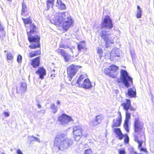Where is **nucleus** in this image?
Returning <instances> with one entry per match:
<instances>
[{
	"label": "nucleus",
	"mask_w": 154,
	"mask_h": 154,
	"mask_svg": "<svg viewBox=\"0 0 154 154\" xmlns=\"http://www.w3.org/2000/svg\"><path fill=\"white\" fill-rule=\"evenodd\" d=\"M112 19L109 16L105 17L104 20L101 23V29L100 35L103 40L105 42V47L106 48L109 47L110 44H114V37H109L107 31L104 30L105 29H111L113 27V24Z\"/></svg>",
	"instance_id": "nucleus-1"
},
{
	"label": "nucleus",
	"mask_w": 154,
	"mask_h": 154,
	"mask_svg": "<svg viewBox=\"0 0 154 154\" xmlns=\"http://www.w3.org/2000/svg\"><path fill=\"white\" fill-rule=\"evenodd\" d=\"M72 144V139L67 137L66 135L62 133L57 134L54 141V149L57 152L59 150H63L70 147Z\"/></svg>",
	"instance_id": "nucleus-2"
},
{
	"label": "nucleus",
	"mask_w": 154,
	"mask_h": 154,
	"mask_svg": "<svg viewBox=\"0 0 154 154\" xmlns=\"http://www.w3.org/2000/svg\"><path fill=\"white\" fill-rule=\"evenodd\" d=\"M65 13V12L57 13L55 16L54 22L55 25L62 26L66 31L73 24L74 21L70 16H66Z\"/></svg>",
	"instance_id": "nucleus-3"
},
{
	"label": "nucleus",
	"mask_w": 154,
	"mask_h": 154,
	"mask_svg": "<svg viewBox=\"0 0 154 154\" xmlns=\"http://www.w3.org/2000/svg\"><path fill=\"white\" fill-rule=\"evenodd\" d=\"M29 27L30 30L29 32L27 31L28 39L30 42L32 43L29 46V47L32 49L39 48L40 46L39 43L40 37L35 35V33L37 32V28L32 24H31Z\"/></svg>",
	"instance_id": "nucleus-4"
},
{
	"label": "nucleus",
	"mask_w": 154,
	"mask_h": 154,
	"mask_svg": "<svg viewBox=\"0 0 154 154\" xmlns=\"http://www.w3.org/2000/svg\"><path fill=\"white\" fill-rule=\"evenodd\" d=\"M120 80L126 87L128 88L133 83V79L129 75L126 70L122 69L120 71Z\"/></svg>",
	"instance_id": "nucleus-5"
},
{
	"label": "nucleus",
	"mask_w": 154,
	"mask_h": 154,
	"mask_svg": "<svg viewBox=\"0 0 154 154\" xmlns=\"http://www.w3.org/2000/svg\"><path fill=\"white\" fill-rule=\"evenodd\" d=\"M143 128V125L140 122L138 118H135L134 124V132L133 134L134 140L138 139L139 135L143 134L142 130Z\"/></svg>",
	"instance_id": "nucleus-6"
},
{
	"label": "nucleus",
	"mask_w": 154,
	"mask_h": 154,
	"mask_svg": "<svg viewBox=\"0 0 154 154\" xmlns=\"http://www.w3.org/2000/svg\"><path fill=\"white\" fill-rule=\"evenodd\" d=\"M83 127L81 124L76 125L73 127V134L74 137L76 141L79 140L82 136Z\"/></svg>",
	"instance_id": "nucleus-7"
},
{
	"label": "nucleus",
	"mask_w": 154,
	"mask_h": 154,
	"mask_svg": "<svg viewBox=\"0 0 154 154\" xmlns=\"http://www.w3.org/2000/svg\"><path fill=\"white\" fill-rule=\"evenodd\" d=\"M58 121L60 124L65 126L71 121H73V120L70 116L63 114L58 117Z\"/></svg>",
	"instance_id": "nucleus-8"
},
{
	"label": "nucleus",
	"mask_w": 154,
	"mask_h": 154,
	"mask_svg": "<svg viewBox=\"0 0 154 154\" xmlns=\"http://www.w3.org/2000/svg\"><path fill=\"white\" fill-rule=\"evenodd\" d=\"M81 66H75L72 64L67 68V73L69 78L71 79L78 72L79 69L81 68Z\"/></svg>",
	"instance_id": "nucleus-9"
},
{
	"label": "nucleus",
	"mask_w": 154,
	"mask_h": 154,
	"mask_svg": "<svg viewBox=\"0 0 154 154\" xmlns=\"http://www.w3.org/2000/svg\"><path fill=\"white\" fill-rule=\"evenodd\" d=\"M79 87L85 89H90L92 87L91 82L88 78L85 79L83 82L78 85Z\"/></svg>",
	"instance_id": "nucleus-10"
},
{
	"label": "nucleus",
	"mask_w": 154,
	"mask_h": 154,
	"mask_svg": "<svg viewBox=\"0 0 154 154\" xmlns=\"http://www.w3.org/2000/svg\"><path fill=\"white\" fill-rule=\"evenodd\" d=\"M27 85L24 82L21 83L19 86L17 87V92L18 93H23L26 90Z\"/></svg>",
	"instance_id": "nucleus-11"
},
{
	"label": "nucleus",
	"mask_w": 154,
	"mask_h": 154,
	"mask_svg": "<svg viewBox=\"0 0 154 154\" xmlns=\"http://www.w3.org/2000/svg\"><path fill=\"white\" fill-rule=\"evenodd\" d=\"M131 118V114L128 111L126 112L125 119L124 124V127L125 129L127 132H129L128 128V122L129 120Z\"/></svg>",
	"instance_id": "nucleus-12"
},
{
	"label": "nucleus",
	"mask_w": 154,
	"mask_h": 154,
	"mask_svg": "<svg viewBox=\"0 0 154 154\" xmlns=\"http://www.w3.org/2000/svg\"><path fill=\"white\" fill-rule=\"evenodd\" d=\"M134 140L136 142H137L138 144V149L141 152H143L145 153L146 154H147L148 152L146 149L142 147V145L143 143V141L139 140V139H136V140Z\"/></svg>",
	"instance_id": "nucleus-13"
},
{
	"label": "nucleus",
	"mask_w": 154,
	"mask_h": 154,
	"mask_svg": "<svg viewBox=\"0 0 154 154\" xmlns=\"http://www.w3.org/2000/svg\"><path fill=\"white\" fill-rule=\"evenodd\" d=\"M29 14V11L28 10L26 4L24 0H23L22 4V9L21 11V14L24 16H26Z\"/></svg>",
	"instance_id": "nucleus-14"
},
{
	"label": "nucleus",
	"mask_w": 154,
	"mask_h": 154,
	"mask_svg": "<svg viewBox=\"0 0 154 154\" xmlns=\"http://www.w3.org/2000/svg\"><path fill=\"white\" fill-rule=\"evenodd\" d=\"M36 73L38 75L39 78L42 79L46 74V70L43 68L40 67L36 71Z\"/></svg>",
	"instance_id": "nucleus-15"
},
{
	"label": "nucleus",
	"mask_w": 154,
	"mask_h": 154,
	"mask_svg": "<svg viewBox=\"0 0 154 154\" xmlns=\"http://www.w3.org/2000/svg\"><path fill=\"white\" fill-rule=\"evenodd\" d=\"M130 97H135L136 96V90L134 88H129L127 94Z\"/></svg>",
	"instance_id": "nucleus-16"
},
{
	"label": "nucleus",
	"mask_w": 154,
	"mask_h": 154,
	"mask_svg": "<svg viewBox=\"0 0 154 154\" xmlns=\"http://www.w3.org/2000/svg\"><path fill=\"white\" fill-rule=\"evenodd\" d=\"M126 101L121 104V106L123 107V109L128 111L131 106V102L130 100L126 99Z\"/></svg>",
	"instance_id": "nucleus-17"
},
{
	"label": "nucleus",
	"mask_w": 154,
	"mask_h": 154,
	"mask_svg": "<svg viewBox=\"0 0 154 154\" xmlns=\"http://www.w3.org/2000/svg\"><path fill=\"white\" fill-rule=\"evenodd\" d=\"M103 117L101 115H98L96 116V119L92 122V125L94 126H96L101 123Z\"/></svg>",
	"instance_id": "nucleus-18"
},
{
	"label": "nucleus",
	"mask_w": 154,
	"mask_h": 154,
	"mask_svg": "<svg viewBox=\"0 0 154 154\" xmlns=\"http://www.w3.org/2000/svg\"><path fill=\"white\" fill-rule=\"evenodd\" d=\"M120 54L119 49L117 48H113L110 54L111 57H119Z\"/></svg>",
	"instance_id": "nucleus-19"
},
{
	"label": "nucleus",
	"mask_w": 154,
	"mask_h": 154,
	"mask_svg": "<svg viewBox=\"0 0 154 154\" xmlns=\"http://www.w3.org/2000/svg\"><path fill=\"white\" fill-rule=\"evenodd\" d=\"M56 6L61 10H64L66 8L65 5L62 2L61 0H57Z\"/></svg>",
	"instance_id": "nucleus-20"
},
{
	"label": "nucleus",
	"mask_w": 154,
	"mask_h": 154,
	"mask_svg": "<svg viewBox=\"0 0 154 154\" xmlns=\"http://www.w3.org/2000/svg\"><path fill=\"white\" fill-rule=\"evenodd\" d=\"M5 33V27L0 21V38L1 40L3 39Z\"/></svg>",
	"instance_id": "nucleus-21"
},
{
	"label": "nucleus",
	"mask_w": 154,
	"mask_h": 154,
	"mask_svg": "<svg viewBox=\"0 0 154 154\" xmlns=\"http://www.w3.org/2000/svg\"><path fill=\"white\" fill-rule=\"evenodd\" d=\"M120 117L117 118L115 119L113 121V127H118L120 126L121 124V114H120Z\"/></svg>",
	"instance_id": "nucleus-22"
},
{
	"label": "nucleus",
	"mask_w": 154,
	"mask_h": 154,
	"mask_svg": "<svg viewBox=\"0 0 154 154\" xmlns=\"http://www.w3.org/2000/svg\"><path fill=\"white\" fill-rule=\"evenodd\" d=\"M115 133L117 135L120 140H122L124 137V135L122 133L119 128H115L114 130Z\"/></svg>",
	"instance_id": "nucleus-23"
},
{
	"label": "nucleus",
	"mask_w": 154,
	"mask_h": 154,
	"mask_svg": "<svg viewBox=\"0 0 154 154\" xmlns=\"http://www.w3.org/2000/svg\"><path fill=\"white\" fill-rule=\"evenodd\" d=\"M40 63V58L38 57L32 60V65L33 67H35L39 66Z\"/></svg>",
	"instance_id": "nucleus-24"
},
{
	"label": "nucleus",
	"mask_w": 154,
	"mask_h": 154,
	"mask_svg": "<svg viewBox=\"0 0 154 154\" xmlns=\"http://www.w3.org/2000/svg\"><path fill=\"white\" fill-rule=\"evenodd\" d=\"M104 73L113 78H115L116 77V75L114 73L111 72L109 68H106L104 70Z\"/></svg>",
	"instance_id": "nucleus-25"
},
{
	"label": "nucleus",
	"mask_w": 154,
	"mask_h": 154,
	"mask_svg": "<svg viewBox=\"0 0 154 154\" xmlns=\"http://www.w3.org/2000/svg\"><path fill=\"white\" fill-rule=\"evenodd\" d=\"M77 47L79 51H81L82 50H84L85 49V42H81L77 45Z\"/></svg>",
	"instance_id": "nucleus-26"
},
{
	"label": "nucleus",
	"mask_w": 154,
	"mask_h": 154,
	"mask_svg": "<svg viewBox=\"0 0 154 154\" xmlns=\"http://www.w3.org/2000/svg\"><path fill=\"white\" fill-rule=\"evenodd\" d=\"M86 77V74L81 75L76 82L77 85H78L81 83L83 82V80Z\"/></svg>",
	"instance_id": "nucleus-27"
},
{
	"label": "nucleus",
	"mask_w": 154,
	"mask_h": 154,
	"mask_svg": "<svg viewBox=\"0 0 154 154\" xmlns=\"http://www.w3.org/2000/svg\"><path fill=\"white\" fill-rule=\"evenodd\" d=\"M111 72L114 73L116 75V71L119 69V67L115 65H112L109 67Z\"/></svg>",
	"instance_id": "nucleus-28"
},
{
	"label": "nucleus",
	"mask_w": 154,
	"mask_h": 154,
	"mask_svg": "<svg viewBox=\"0 0 154 154\" xmlns=\"http://www.w3.org/2000/svg\"><path fill=\"white\" fill-rule=\"evenodd\" d=\"M55 0H48L47 2V10L52 7L54 5V2Z\"/></svg>",
	"instance_id": "nucleus-29"
},
{
	"label": "nucleus",
	"mask_w": 154,
	"mask_h": 154,
	"mask_svg": "<svg viewBox=\"0 0 154 154\" xmlns=\"http://www.w3.org/2000/svg\"><path fill=\"white\" fill-rule=\"evenodd\" d=\"M137 13L136 17L137 18H140L141 17L142 11L139 5L137 6Z\"/></svg>",
	"instance_id": "nucleus-30"
},
{
	"label": "nucleus",
	"mask_w": 154,
	"mask_h": 154,
	"mask_svg": "<svg viewBox=\"0 0 154 154\" xmlns=\"http://www.w3.org/2000/svg\"><path fill=\"white\" fill-rule=\"evenodd\" d=\"M55 51L59 54L61 55L62 57L66 53L64 50L58 48L56 49Z\"/></svg>",
	"instance_id": "nucleus-31"
},
{
	"label": "nucleus",
	"mask_w": 154,
	"mask_h": 154,
	"mask_svg": "<svg viewBox=\"0 0 154 154\" xmlns=\"http://www.w3.org/2000/svg\"><path fill=\"white\" fill-rule=\"evenodd\" d=\"M62 57L64 58V61L66 62H68L70 58V55L68 53H66Z\"/></svg>",
	"instance_id": "nucleus-32"
},
{
	"label": "nucleus",
	"mask_w": 154,
	"mask_h": 154,
	"mask_svg": "<svg viewBox=\"0 0 154 154\" xmlns=\"http://www.w3.org/2000/svg\"><path fill=\"white\" fill-rule=\"evenodd\" d=\"M50 108L52 110V112L54 113H56L57 110V108L56 107L54 104H52L50 106Z\"/></svg>",
	"instance_id": "nucleus-33"
},
{
	"label": "nucleus",
	"mask_w": 154,
	"mask_h": 154,
	"mask_svg": "<svg viewBox=\"0 0 154 154\" xmlns=\"http://www.w3.org/2000/svg\"><path fill=\"white\" fill-rule=\"evenodd\" d=\"M22 20L25 24H29L31 23V22L29 17L26 19L22 18Z\"/></svg>",
	"instance_id": "nucleus-34"
},
{
	"label": "nucleus",
	"mask_w": 154,
	"mask_h": 154,
	"mask_svg": "<svg viewBox=\"0 0 154 154\" xmlns=\"http://www.w3.org/2000/svg\"><path fill=\"white\" fill-rule=\"evenodd\" d=\"M97 53L99 54L100 57L101 58L103 55V51L102 49L100 48H98Z\"/></svg>",
	"instance_id": "nucleus-35"
},
{
	"label": "nucleus",
	"mask_w": 154,
	"mask_h": 154,
	"mask_svg": "<svg viewBox=\"0 0 154 154\" xmlns=\"http://www.w3.org/2000/svg\"><path fill=\"white\" fill-rule=\"evenodd\" d=\"M93 151L91 149H87L84 151V154H92Z\"/></svg>",
	"instance_id": "nucleus-36"
},
{
	"label": "nucleus",
	"mask_w": 154,
	"mask_h": 154,
	"mask_svg": "<svg viewBox=\"0 0 154 154\" xmlns=\"http://www.w3.org/2000/svg\"><path fill=\"white\" fill-rule=\"evenodd\" d=\"M59 47L60 48H62L65 49H67L69 48L68 45H64L63 44L61 43L59 45Z\"/></svg>",
	"instance_id": "nucleus-37"
},
{
	"label": "nucleus",
	"mask_w": 154,
	"mask_h": 154,
	"mask_svg": "<svg viewBox=\"0 0 154 154\" xmlns=\"http://www.w3.org/2000/svg\"><path fill=\"white\" fill-rule=\"evenodd\" d=\"M13 57L12 54L10 53H8L7 54V58L8 60L11 59Z\"/></svg>",
	"instance_id": "nucleus-38"
},
{
	"label": "nucleus",
	"mask_w": 154,
	"mask_h": 154,
	"mask_svg": "<svg viewBox=\"0 0 154 154\" xmlns=\"http://www.w3.org/2000/svg\"><path fill=\"white\" fill-rule=\"evenodd\" d=\"M22 57L20 55H18L17 57V61L18 63H21L22 61Z\"/></svg>",
	"instance_id": "nucleus-39"
},
{
	"label": "nucleus",
	"mask_w": 154,
	"mask_h": 154,
	"mask_svg": "<svg viewBox=\"0 0 154 154\" xmlns=\"http://www.w3.org/2000/svg\"><path fill=\"white\" fill-rule=\"evenodd\" d=\"M28 138L30 139L31 142L35 141V137L33 136H29L28 137Z\"/></svg>",
	"instance_id": "nucleus-40"
},
{
	"label": "nucleus",
	"mask_w": 154,
	"mask_h": 154,
	"mask_svg": "<svg viewBox=\"0 0 154 154\" xmlns=\"http://www.w3.org/2000/svg\"><path fill=\"white\" fill-rule=\"evenodd\" d=\"M35 56L36 55L35 54V53H34V51L30 52L29 53V57H33Z\"/></svg>",
	"instance_id": "nucleus-41"
},
{
	"label": "nucleus",
	"mask_w": 154,
	"mask_h": 154,
	"mask_svg": "<svg viewBox=\"0 0 154 154\" xmlns=\"http://www.w3.org/2000/svg\"><path fill=\"white\" fill-rule=\"evenodd\" d=\"M119 154H125L126 153V152L124 149L119 150Z\"/></svg>",
	"instance_id": "nucleus-42"
},
{
	"label": "nucleus",
	"mask_w": 154,
	"mask_h": 154,
	"mask_svg": "<svg viewBox=\"0 0 154 154\" xmlns=\"http://www.w3.org/2000/svg\"><path fill=\"white\" fill-rule=\"evenodd\" d=\"M4 114L5 116L8 117L10 116V112H4Z\"/></svg>",
	"instance_id": "nucleus-43"
},
{
	"label": "nucleus",
	"mask_w": 154,
	"mask_h": 154,
	"mask_svg": "<svg viewBox=\"0 0 154 154\" xmlns=\"http://www.w3.org/2000/svg\"><path fill=\"white\" fill-rule=\"evenodd\" d=\"M129 137L127 136V137H125L124 139V141L125 143H128L129 142Z\"/></svg>",
	"instance_id": "nucleus-44"
},
{
	"label": "nucleus",
	"mask_w": 154,
	"mask_h": 154,
	"mask_svg": "<svg viewBox=\"0 0 154 154\" xmlns=\"http://www.w3.org/2000/svg\"><path fill=\"white\" fill-rule=\"evenodd\" d=\"M34 51V53H35V54L36 56L37 55H39L41 53L40 51L38 50H37V51Z\"/></svg>",
	"instance_id": "nucleus-45"
},
{
	"label": "nucleus",
	"mask_w": 154,
	"mask_h": 154,
	"mask_svg": "<svg viewBox=\"0 0 154 154\" xmlns=\"http://www.w3.org/2000/svg\"><path fill=\"white\" fill-rule=\"evenodd\" d=\"M16 153L17 154H23L20 149H17L16 151Z\"/></svg>",
	"instance_id": "nucleus-46"
},
{
	"label": "nucleus",
	"mask_w": 154,
	"mask_h": 154,
	"mask_svg": "<svg viewBox=\"0 0 154 154\" xmlns=\"http://www.w3.org/2000/svg\"><path fill=\"white\" fill-rule=\"evenodd\" d=\"M35 138L36 139H35V141H36L37 142H38L39 143L40 142V141L39 139L38 138H36V137H35Z\"/></svg>",
	"instance_id": "nucleus-47"
},
{
	"label": "nucleus",
	"mask_w": 154,
	"mask_h": 154,
	"mask_svg": "<svg viewBox=\"0 0 154 154\" xmlns=\"http://www.w3.org/2000/svg\"><path fill=\"white\" fill-rule=\"evenodd\" d=\"M129 109H130L131 111L134 110V109L131 106L130 107V108Z\"/></svg>",
	"instance_id": "nucleus-48"
},
{
	"label": "nucleus",
	"mask_w": 154,
	"mask_h": 154,
	"mask_svg": "<svg viewBox=\"0 0 154 154\" xmlns=\"http://www.w3.org/2000/svg\"><path fill=\"white\" fill-rule=\"evenodd\" d=\"M68 48H69V51H70L71 52L73 53V51L72 49L71 48H69V47Z\"/></svg>",
	"instance_id": "nucleus-49"
},
{
	"label": "nucleus",
	"mask_w": 154,
	"mask_h": 154,
	"mask_svg": "<svg viewBox=\"0 0 154 154\" xmlns=\"http://www.w3.org/2000/svg\"><path fill=\"white\" fill-rule=\"evenodd\" d=\"M38 108H39V109H40V108H41V105H40V104H38Z\"/></svg>",
	"instance_id": "nucleus-50"
},
{
	"label": "nucleus",
	"mask_w": 154,
	"mask_h": 154,
	"mask_svg": "<svg viewBox=\"0 0 154 154\" xmlns=\"http://www.w3.org/2000/svg\"><path fill=\"white\" fill-rule=\"evenodd\" d=\"M60 102L59 100H58L57 102V104H60Z\"/></svg>",
	"instance_id": "nucleus-51"
},
{
	"label": "nucleus",
	"mask_w": 154,
	"mask_h": 154,
	"mask_svg": "<svg viewBox=\"0 0 154 154\" xmlns=\"http://www.w3.org/2000/svg\"><path fill=\"white\" fill-rule=\"evenodd\" d=\"M131 55L132 57V60H133V58H134V54H131Z\"/></svg>",
	"instance_id": "nucleus-52"
},
{
	"label": "nucleus",
	"mask_w": 154,
	"mask_h": 154,
	"mask_svg": "<svg viewBox=\"0 0 154 154\" xmlns=\"http://www.w3.org/2000/svg\"><path fill=\"white\" fill-rule=\"evenodd\" d=\"M120 82V81H118V83H119V82Z\"/></svg>",
	"instance_id": "nucleus-53"
},
{
	"label": "nucleus",
	"mask_w": 154,
	"mask_h": 154,
	"mask_svg": "<svg viewBox=\"0 0 154 154\" xmlns=\"http://www.w3.org/2000/svg\"><path fill=\"white\" fill-rule=\"evenodd\" d=\"M2 154H5L4 153H2Z\"/></svg>",
	"instance_id": "nucleus-54"
}]
</instances>
